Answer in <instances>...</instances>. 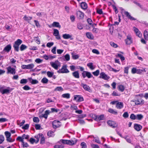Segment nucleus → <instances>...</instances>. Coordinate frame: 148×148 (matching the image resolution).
Listing matches in <instances>:
<instances>
[{"label":"nucleus","mask_w":148,"mask_h":148,"mask_svg":"<svg viewBox=\"0 0 148 148\" xmlns=\"http://www.w3.org/2000/svg\"><path fill=\"white\" fill-rule=\"evenodd\" d=\"M64 146L63 144L60 145H56L54 146V148H64Z\"/></svg>","instance_id":"47"},{"label":"nucleus","mask_w":148,"mask_h":148,"mask_svg":"<svg viewBox=\"0 0 148 148\" xmlns=\"http://www.w3.org/2000/svg\"><path fill=\"white\" fill-rule=\"evenodd\" d=\"M117 56L120 58L121 61H123L125 60V57L121 54L118 53Z\"/></svg>","instance_id":"51"},{"label":"nucleus","mask_w":148,"mask_h":148,"mask_svg":"<svg viewBox=\"0 0 148 148\" xmlns=\"http://www.w3.org/2000/svg\"><path fill=\"white\" fill-rule=\"evenodd\" d=\"M22 137H23V139H27L28 140H29L28 139L29 138V136L28 135H26L25 134H24L22 136Z\"/></svg>","instance_id":"59"},{"label":"nucleus","mask_w":148,"mask_h":148,"mask_svg":"<svg viewBox=\"0 0 148 148\" xmlns=\"http://www.w3.org/2000/svg\"><path fill=\"white\" fill-rule=\"evenodd\" d=\"M110 44L111 46L114 48H116L118 47L117 45L113 42H110Z\"/></svg>","instance_id":"63"},{"label":"nucleus","mask_w":148,"mask_h":148,"mask_svg":"<svg viewBox=\"0 0 148 148\" xmlns=\"http://www.w3.org/2000/svg\"><path fill=\"white\" fill-rule=\"evenodd\" d=\"M4 140V137L2 135H0V144H2Z\"/></svg>","instance_id":"46"},{"label":"nucleus","mask_w":148,"mask_h":148,"mask_svg":"<svg viewBox=\"0 0 148 148\" xmlns=\"http://www.w3.org/2000/svg\"><path fill=\"white\" fill-rule=\"evenodd\" d=\"M16 73L15 69L13 68H12L9 66L7 68V73H10L13 74H14Z\"/></svg>","instance_id":"13"},{"label":"nucleus","mask_w":148,"mask_h":148,"mask_svg":"<svg viewBox=\"0 0 148 148\" xmlns=\"http://www.w3.org/2000/svg\"><path fill=\"white\" fill-rule=\"evenodd\" d=\"M86 34L87 37L88 39L90 40H93L94 39V37L91 33L87 32Z\"/></svg>","instance_id":"25"},{"label":"nucleus","mask_w":148,"mask_h":148,"mask_svg":"<svg viewBox=\"0 0 148 148\" xmlns=\"http://www.w3.org/2000/svg\"><path fill=\"white\" fill-rule=\"evenodd\" d=\"M63 90V88L61 86H58L56 87L54 90V91H62Z\"/></svg>","instance_id":"58"},{"label":"nucleus","mask_w":148,"mask_h":148,"mask_svg":"<svg viewBox=\"0 0 148 148\" xmlns=\"http://www.w3.org/2000/svg\"><path fill=\"white\" fill-rule=\"evenodd\" d=\"M130 118L132 119L135 120L136 119V116L134 114H132L130 116Z\"/></svg>","instance_id":"57"},{"label":"nucleus","mask_w":148,"mask_h":148,"mask_svg":"<svg viewBox=\"0 0 148 148\" xmlns=\"http://www.w3.org/2000/svg\"><path fill=\"white\" fill-rule=\"evenodd\" d=\"M132 101L135 102V104L136 105H139L143 104L144 103V100L141 99H137V100Z\"/></svg>","instance_id":"9"},{"label":"nucleus","mask_w":148,"mask_h":148,"mask_svg":"<svg viewBox=\"0 0 148 148\" xmlns=\"http://www.w3.org/2000/svg\"><path fill=\"white\" fill-rule=\"evenodd\" d=\"M50 112H49V110H47L45 112V114H42V116L45 118L46 119H47L48 117V115L49 114Z\"/></svg>","instance_id":"28"},{"label":"nucleus","mask_w":148,"mask_h":148,"mask_svg":"<svg viewBox=\"0 0 148 148\" xmlns=\"http://www.w3.org/2000/svg\"><path fill=\"white\" fill-rule=\"evenodd\" d=\"M28 141H29L31 144H33L34 143H35V142L36 141V140L34 138L31 137L30 138L29 140H28Z\"/></svg>","instance_id":"44"},{"label":"nucleus","mask_w":148,"mask_h":148,"mask_svg":"<svg viewBox=\"0 0 148 148\" xmlns=\"http://www.w3.org/2000/svg\"><path fill=\"white\" fill-rule=\"evenodd\" d=\"M134 129L137 131H139L142 128V126L140 124L135 123L134 125Z\"/></svg>","instance_id":"15"},{"label":"nucleus","mask_w":148,"mask_h":148,"mask_svg":"<svg viewBox=\"0 0 148 148\" xmlns=\"http://www.w3.org/2000/svg\"><path fill=\"white\" fill-rule=\"evenodd\" d=\"M107 124L110 127L114 128L117 127L118 124L114 121L108 120L107 122Z\"/></svg>","instance_id":"5"},{"label":"nucleus","mask_w":148,"mask_h":148,"mask_svg":"<svg viewBox=\"0 0 148 148\" xmlns=\"http://www.w3.org/2000/svg\"><path fill=\"white\" fill-rule=\"evenodd\" d=\"M57 62L60 63L58 60L55 61V62H50V64L51 66L56 70L58 69V65L56 64Z\"/></svg>","instance_id":"11"},{"label":"nucleus","mask_w":148,"mask_h":148,"mask_svg":"<svg viewBox=\"0 0 148 148\" xmlns=\"http://www.w3.org/2000/svg\"><path fill=\"white\" fill-rule=\"evenodd\" d=\"M35 61L37 63L40 64L43 61V60H41L40 58H38L36 59L35 60Z\"/></svg>","instance_id":"53"},{"label":"nucleus","mask_w":148,"mask_h":148,"mask_svg":"<svg viewBox=\"0 0 148 148\" xmlns=\"http://www.w3.org/2000/svg\"><path fill=\"white\" fill-rule=\"evenodd\" d=\"M144 36L145 39L148 40V32L146 30L144 32Z\"/></svg>","instance_id":"36"},{"label":"nucleus","mask_w":148,"mask_h":148,"mask_svg":"<svg viewBox=\"0 0 148 148\" xmlns=\"http://www.w3.org/2000/svg\"><path fill=\"white\" fill-rule=\"evenodd\" d=\"M27 48V47L25 45L23 44L21 45L20 47V50L22 51Z\"/></svg>","instance_id":"34"},{"label":"nucleus","mask_w":148,"mask_h":148,"mask_svg":"<svg viewBox=\"0 0 148 148\" xmlns=\"http://www.w3.org/2000/svg\"><path fill=\"white\" fill-rule=\"evenodd\" d=\"M77 16L80 19H82L83 18L84 16V14L80 11H78L76 13Z\"/></svg>","instance_id":"16"},{"label":"nucleus","mask_w":148,"mask_h":148,"mask_svg":"<svg viewBox=\"0 0 148 148\" xmlns=\"http://www.w3.org/2000/svg\"><path fill=\"white\" fill-rule=\"evenodd\" d=\"M77 141V139L74 138L71 139V140L61 139L58 143L61 142L63 144H67L69 145L72 146L75 144Z\"/></svg>","instance_id":"1"},{"label":"nucleus","mask_w":148,"mask_h":148,"mask_svg":"<svg viewBox=\"0 0 148 148\" xmlns=\"http://www.w3.org/2000/svg\"><path fill=\"white\" fill-rule=\"evenodd\" d=\"M35 129L36 130H39L41 129V126L39 124H36L35 125Z\"/></svg>","instance_id":"61"},{"label":"nucleus","mask_w":148,"mask_h":148,"mask_svg":"<svg viewBox=\"0 0 148 148\" xmlns=\"http://www.w3.org/2000/svg\"><path fill=\"white\" fill-rule=\"evenodd\" d=\"M84 72L86 73V77H87L88 78H90L93 77L92 75L90 72L86 71H84Z\"/></svg>","instance_id":"33"},{"label":"nucleus","mask_w":148,"mask_h":148,"mask_svg":"<svg viewBox=\"0 0 148 148\" xmlns=\"http://www.w3.org/2000/svg\"><path fill=\"white\" fill-rule=\"evenodd\" d=\"M5 88V86H1L0 87V92L2 94H8L10 93L11 91L12 90V89H11L9 87H7L6 89H4Z\"/></svg>","instance_id":"2"},{"label":"nucleus","mask_w":148,"mask_h":148,"mask_svg":"<svg viewBox=\"0 0 148 148\" xmlns=\"http://www.w3.org/2000/svg\"><path fill=\"white\" fill-rule=\"evenodd\" d=\"M33 121L35 123H38L40 121V120L38 117H34L33 118Z\"/></svg>","instance_id":"48"},{"label":"nucleus","mask_w":148,"mask_h":148,"mask_svg":"<svg viewBox=\"0 0 148 148\" xmlns=\"http://www.w3.org/2000/svg\"><path fill=\"white\" fill-rule=\"evenodd\" d=\"M5 134L6 136V138H9L11 136V133L8 131H5Z\"/></svg>","instance_id":"49"},{"label":"nucleus","mask_w":148,"mask_h":148,"mask_svg":"<svg viewBox=\"0 0 148 148\" xmlns=\"http://www.w3.org/2000/svg\"><path fill=\"white\" fill-rule=\"evenodd\" d=\"M123 107V102H118L116 103V107L118 109H121Z\"/></svg>","instance_id":"19"},{"label":"nucleus","mask_w":148,"mask_h":148,"mask_svg":"<svg viewBox=\"0 0 148 148\" xmlns=\"http://www.w3.org/2000/svg\"><path fill=\"white\" fill-rule=\"evenodd\" d=\"M29 127V124H27L25 125L24 126L22 127V128L24 130L28 129Z\"/></svg>","instance_id":"60"},{"label":"nucleus","mask_w":148,"mask_h":148,"mask_svg":"<svg viewBox=\"0 0 148 148\" xmlns=\"http://www.w3.org/2000/svg\"><path fill=\"white\" fill-rule=\"evenodd\" d=\"M81 8L84 10L86 9L87 8V5L85 2H82L80 4Z\"/></svg>","instance_id":"23"},{"label":"nucleus","mask_w":148,"mask_h":148,"mask_svg":"<svg viewBox=\"0 0 148 148\" xmlns=\"http://www.w3.org/2000/svg\"><path fill=\"white\" fill-rule=\"evenodd\" d=\"M49 80L46 77H43L41 80V82L44 84H47V83Z\"/></svg>","instance_id":"31"},{"label":"nucleus","mask_w":148,"mask_h":148,"mask_svg":"<svg viewBox=\"0 0 148 148\" xmlns=\"http://www.w3.org/2000/svg\"><path fill=\"white\" fill-rule=\"evenodd\" d=\"M28 79L32 84H36L38 83V80L36 79H32L31 77L28 78Z\"/></svg>","instance_id":"22"},{"label":"nucleus","mask_w":148,"mask_h":148,"mask_svg":"<svg viewBox=\"0 0 148 148\" xmlns=\"http://www.w3.org/2000/svg\"><path fill=\"white\" fill-rule=\"evenodd\" d=\"M47 135L49 136L53 137L54 135L53 134V132L51 131H49L47 133Z\"/></svg>","instance_id":"42"},{"label":"nucleus","mask_w":148,"mask_h":148,"mask_svg":"<svg viewBox=\"0 0 148 148\" xmlns=\"http://www.w3.org/2000/svg\"><path fill=\"white\" fill-rule=\"evenodd\" d=\"M87 21L88 23L90 25H92V27H94V25H97V24L95 23H94V24H92V21L91 18H88L87 19Z\"/></svg>","instance_id":"29"},{"label":"nucleus","mask_w":148,"mask_h":148,"mask_svg":"<svg viewBox=\"0 0 148 148\" xmlns=\"http://www.w3.org/2000/svg\"><path fill=\"white\" fill-rule=\"evenodd\" d=\"M73 100H76L77 102H80L83 101L84 99L82 96L76 95H74Z\"/></svg>","instance_id":"6"},{"label":"nucleus","mask_w":148,"mask_h":148,"mask_svg":"<svg viewBox=\"0 0 148 148\" xmlns=\"http://www.w3.org/2000/svg\"><path fill=\"white\" fill-rule=\"evenodd\" d=\"M125 14L126 15V16L128 18L132 21L135 20L136 19L131 16L130 14L128 12L125 11L124 12Z\"/></svg>","instance_id":"14"},{"label":"nucleus","mask_w":148,"mask_h":148,"mask_svg":"<svg viewBox=\"0 0 148 148\" xmlns=\"http://www.w3.org/2000/svg\"><path fill=\"white\" fill-rule=\"evenodd\" d=\"M34 66V65L33 64H31L27 65H22L21 66V68L24 69H32Z\"/></svg>","instance_id":"8"},{"label":"nucleus","mask_w":148,"mask_h":148,"mask_svg":"<svg viewBox=\"0 0 148 148\" xmlns=\"http://www.w3.org/2000/svg\"><path fill=\"white\" fill-rule=\"evenodd\" d=\"M104 116L103 115H101L100 116H97V121L103 120Z\"/></svg>","instance_id":"37"},{"label":"nucleus","mask_w":148,"mask_h":148,"mask_svg":"<svg viewBox=\"0 0 148 148\" xmlns=\"http://www.w3.org/2000/svg\"><path fill=\"white\" fill-rule=\"evenodd\" d=\"M59 34V32L57 29H53V35L54 36H57Z\"/></svg>","instance_id":"41"},{"label":"nucleus","mask_w":148,"mask_h":148,"mask_svg":"<svg viewBox=\"0 0 148 148\" xmlns=\"http://www.w3.org/2000/svg\"><path fill=\"white\" fill-rule=\"evenodd\" d=\"M53 73L48 71L47 72V74L48 77H51L53 75Z\"/></svg>","instance_id":"50"},{"label":"nucleus","mask_w":148,"mask_h":148,"mask_svg":"<svg viewBox=\"0 0 148 148\" xmlns=\"http://www.w3.org/2000/svg\"><path fill=\"white\" fill-rule=\"evenodd\" d=\"M72 75L75 78H79V75L78 71H75L72 73Z\"/></svg>","instance_id":"20"},{"label":"nucleus","mask_w":148,"mask_h":148,"mask_svg":"<svg viewBox=\"0 0 148 148\" xmlns=\"http://www.w3.org/2000/svg\"><path fill=\"white\" fill-rule=\"evenodd\" d=\"M58 122H60V121H57L56 120H55L53 122V123H52V125H53V127L54 128H56L57 127H58V125H57L56 124L57 123H58Z\"/></svg>","instance_id":"30"},{"label":"nucleus","mask_w":148,"mask_h":148,"mask_svg":"<svg viewBox=\"0 0 148 148\" xmlns=\"http://www.w3.org/2000/svg\"><path fill=\"white\" fill-rule=\"evenodd\" d=\"M81 146L82 147V148H86L87 146L86 143L84 142H82L80 144Z\"/></svg>","instance_id":"64"},{"label":"nucleus","mask_w":148,"mask_h":148,"mask_svg":"<svg viewBox=\"0 0 148 148\" xmlns=\"http://www.w3.org/2000/svg\"><path fill=\"white\" fill-rule=\"evenodd\" d=\"M41 137H40V144L43 145L45 143V138L44 136V135L41 134Z\"/></svg>","instance_id":"21"},{"label":"nucleus","mask_w":148,"mask_h":148,"mask_svg":"<svg viewBox=\"0 0 148 148\" xmlns=\"http://www.w3.org/2000/svg\"><path fill=\"white\" fill-rule=\"evenodd\" d=\"M52 25L53 27H58L59 28H60L61 27L59 23L57 22H54L52 24Z\"/></svg>","instance_id":"26"},{"label":"nucleus","mask_w":148,"mask_h":148,"mask_svg":"<svg viewBox=\"0 0 148 148\" xmlns=\"http://www.w3.org/2000/svg\"><path fill=\"white\" fill-rule=\"evenodd\" d=\"M16 140H19L22 143H24V140H23V137L21 136H19L17 137L16 139Z\"/></svg>","instance_id":"52"},{"label":"nucleus","mask_w":148,"mask_h":148,"mask_svg":"<svg viewBox=\"0 0 148 148\" xmlns=\"http://www.w3.org/2000/svg\"><path fill=\"white\" fill-rule=\"evenodd\" d=\"M32 18V17L30 16H29L27 17L26 16H25L23 17V19L24 20L26 21H28L29 20H31V19Z\"/></svg>","instance_id":"54"},{"label":"nucleus","mask_w":148,"mask_h":148,"mask_svg":"<svg viewBox=\"0 0 148 148\" xmlns=\"http://www.w3.org/2000/svg\"><path fill=\"white\" fill-rule=\"evenodd\" d=\"M27 80L26 79H21L20 82L21 84H26L27 82Z\"/></svg>","instance_id":"43"},{"label":"nucleus","mask_w":148,"mask_h":148,"mask_svg":"<svg viewBox=\"0 0 148 148\" xmlns=\"http://www.w3.org/2000/svg\"><path fill=\"white\" fill-rule=\"evenodd\" d=\"M77 27L79 29H83V27L82 24L81 23H78L77 24Z\"/></svg>","instance_id":"55"},{"label":"nucleus","mask_w":148,"mask_h":148,"mask_svg":"<svg viewBox=\"0 0 148 148\" xmlns=\"http://www.w3.org/2000/svg\"><path fill=\"white\" fill-rule=\"evenodd\" d=\"M81 86L83 87L85 90L88 91L89 92H91V90L90 89V87L86 84L81 83Z\"/></svg>","instance_id":"12"},{"label":"nucleus","mask_w":148,"mask_h":148,"mask_svg":"<svg viewBox=\"0 0 148 148\" xmlns=\"http://www.w3.org/2000/svg\"><path fill=\"white\" fill-rule=\"evenodd\" d=\"M63 38L65 39H68L70 38L71 40H72L73 39V38L72 37L71 35L69 34H64L62 35Z\"/></svg>","instance_id":"18"},{"label":"nucleus","mask_w":148,"mask_h":148,"mask_svg":"<svg viewBox=\"0 0 148 148\" xmlns=\"http://www.w3.org/2000/svg\"><path fill=\"white\" fill-rule=\"evenodd\" d=\"M108 112L113 114L115 115H117V112L114 111L113 109L112 108H109L108 110Z\"/></svg>","instance_id":"32"},{"label":"nucleus","mask_w":148,"mask_h":148,"mask_svg":"<svg viewBox=\"0 0 148 148\" xmlns=\"http://www.w3.org/2000/svg\"><path fill=\"white\" fill-rule=\"evenodd\" d=\"M99 78L105 80H108L110 78V77L108 76L104 72H102L100 73Z\"/></svg>","instance_id":"10"},{"label":"nucleus","mask_w":148,"mask_h":148,"mask_svg":"<svg viewBox=\"0 0 148 148\" xmlns=\"http://www.w3.org/2000/svg\"><path fill=\"white\" fill-rule=\"evenodd\" d=\"M67 65L66 64L63 65L61 69H59L57 72L59 73H68L69 72V71L67 69Z\"/></svg>","instance_id":"4"},{"label":"nucleus","mask_w":148,"mask_h":148,"mask_svg":"<svg viewBox=\"0 0 148 148\" xmlns=\"http://www.w3.org/2000/svg\"><path fill=\"white\" fill-rule=\"evenodd\" d=\"M93 63L92 62H89L87 64V66H88L91 70H93L94 68L93 67Z\"/></svg>","instance_id":"35"},{"label":"nucleus","mask_w":148,"mask_h":148,"mask_svg":"<svg viewBox=\"0 0 148 148\" xmlns=\"http://www.w3.org/2000/svg\"><path fill=\"white\" fill-rule=\"evenodd\" d=\"M22 40L20 39H18L16 41L13 45V47L14 48V50L18 52L19 50V46L22 43Z\"/></svg>","instance_id":"3"},{"label":"nucleus","mask_w":148,"mask_h":148,"mask_svg":"<svg viewBox=\"0 0 148 148\" xmlns=\"http://www.w3.org/2000/svg\"><path fill=\"white\" fill-rule=\"evenodd\" d=\"M92 73L95 76H97L99 73V70H97L96 71L93 72Z\"/></svg>","instance_id":"56"},{"label":"nucleus","mask_w":148,"mask_h":148,"mask_svg":"<svg viewBox=\"0 0 148 148\" xmlns=\"http://www.w3.org/2000/svg\"><path fill=\"white\" fill-rule=\"evenodd\" d=\"M126 44L130 45L133 43V41L131 36L128 35L127 36V38L125 40Z\"/></svg>","instance_id":"7"},{"label":"nucleus","mask_w":148,"mask_h":148,"mask_svg":"<svg viewBox=\"0 0 148 148\" xmlns=\"http://www.w3.org/2000/svg\"><path fill=\"white\" fill-rule=\"evenodd\" d=\"M12 48L10 44L8 45L4 49V51L8 52Z\"/></svg>","instance_id":"24"},{"label":"nucleus","mask_w":148,"mask_h":148,"mask_svg":"<svg viewBox=\"0 0 148 148\" xmlns=\"http://www.w3.org/2000/svg\"><path fill=\"white\" fill-rule=\"evenodd\" d=\"M60 58L61 59L63 60H64L68 61L70 60V56L69 55V54H67L65 56L60 57Z\"/></svg>","instance_id":"17"},{"label":"nucleus","mask_w":148,"mask_h":148,"mask_svg":"<svg viewBox=\"0 0 148 148\" xmlns=\"http://www.w3.org/2000/svg\"><path fill=\"white\" fill-rule=\"evenodd\" d=\"M62 97L63 98L69 99L70 97V94L69 93L64 94L62 95Z\"/></svg>","instance_id":"38"},{"label":"nucleus","mask_w":148,"mask_h":148,"mask_svg":"<svg viewBox=\"0 0 148 148\" xmlns=\"http://www.w3.org/2000/svg\"><path fill=\"white\" fill-rule=\"evenodd\" d=\"M118 90L121 92H123L125 90V88L124 86L121 84L119 85L118 86Z\"/></svg>","instance_id":"27"},{"label":"nucleus","mask_w":148,"mask_h":148,"mask_svg":"<svg viewBox=\"0 0 148 148\" xmlns=\"http://www.w3.org/2000/svg\"><path fill=\"white\" fill-rule=\"evenodd\" d=\"M136 119L138 120H141L143 118V116L141 114H138L136 115Z\"/></svg>","instance_id":"39"},{"label":"nucleus","mask_w":148,"mask_h":148,"mask_svg":"<svg viewBox=\"0 0 148 148\" xmlns=\"http://www.w3.org/2000/svg\"><path fill=\"white\" fill-rule=\"evenodd\" d=\"M23 88L24 90H27L31 89V88L28 85H25L24 87H23Z\"/></svg>","instance_id":"62"},{"label":"nucleus","mask_w":148,"mask_h":148,"mask_svg":"<svg viewBox=\"0 0 148 148\" xmlns=\"http://www.w3.org/2000/svg\"><path fill=\"white\" fill-rule=\"evenodd\" d=\"M34 40L35 41L36 43L38 44H40V41L39 39L38 36L35 37H34Z\"/></svg>","instance_id":"45"},{"label":"nucleus","mask_w":148,"mask_h":148,"mask_svg":"<svg viewBox=\"0 0 148 148\" xmlns=\"http://www.w3.org/2000/svg\"><path fill=\"white\" fill-rule=\"evenodd\" d=\"M72 58L74 60H76L79 58V56L78 55H75L73 53H71Z\"/></svg>","instance_id":"40"}]
</instances>
